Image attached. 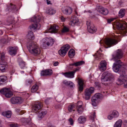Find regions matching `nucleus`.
Here are the masks:
<instances>
[{
    "label": "nucleus",
    "mask_w": 127,
    "mask_h": 127,
    "mask_svg": "<svg viewBox=\"0 0 127 127\" xmlns=\"http://www.w3.org/2000/svg\"><path fill=\"white\" fill-rule=\"evenodd\" d=\"M92 127H96L95 126V125H94L93 126H92Z\"/></svg>",
    "instance_id": "64"
},
{
    "label": "nucleus",
    "mask_w": 127,
    "mask_h": 127,
    "mask_svg": "<svg viewBox=\"0 0 127 127\" xmlns=\"http://www.w3.org/2000/svg\"><path fill=\"white\" fill-rule=\"evenodd\" d=\"M59 29L58 26L55 25L51 26L50 28L45 31V33L49 32L51 33H56L58 32Z\"/></svg>",
    "instance_id": "15"
},
{
    "label": "nucleus",
    "mask_w": 127,
    "mask_h": 127,
    "mask_svg": "<svg viewBox=\"0 0 127 127\" xmlns=\"http://www.w3.org/2000/svg\"><path fill=\"white\" fill-rule=\"evenodd\" d=\"M117 29L122 30L121 32L126 34L127 32V24L126 23L121 21L117 22L115 24Z\"/></svg>",
    "instance_id": "5"
},
{
    "label": "nucleus",
    "mask_w": 127,
    "mask_h": 127,
    "mask_svg": "<svg viewBox=\"0 0 127 127\" xmlns=\"http://www.w3.org/2000/svg\"><path fill=\"white\" fill-rule=\"evenodd\" d=\"M62 74L66 77L69 78H72L74 77V74L72 71H69L65 73L62 72Z\"/></svg>",
    "instance_id": "25"
},
{
    "label": "nucleus",
    "mask_w": 127,
    "mask_h": 127,
    "mask_svg": "<svg viewBox=\"0 0 127 127\" xmlns=\"http://www.w3.org/2000/svg\"><path fill=\"white\" fill-rule=\"evenodd\" d=\"M49 99H47L45 100V102L46 104H48L49 103Z\"/></svg>",
    "instance_id": "59"
},
{
    "label": "nucleus",
    "mask_w": 127,
    "mask_h": 127,
    "mask_svg": "<svg viewBox=\"0 0 127 127\" xmlns=\"http://www.w3.org/2000/svg\"><path fill=\"white\" fill-rule=\"evenodd\" d=\"M99 55H98L97 54H96L95 55L96 56V59H97V60H98V59H97V58H98V59L99 58Z\"/></svg>",
    "instance_id": "61"
},
{
    "label": "nucleus",
    "mask_w": 127,
    "mask_h": 127,
    "mask_svg": "<svg viewBox=\"0 0 127 127\" xmlns=\"http://www.w3.org/2000/svg\"><path fill=\"white\" fill-rule=\"evenodd\" d=\"M7 78L6 76L2 75L0 76V85H3L7 82Z\"/></svg>",
    "instance_id": "30"
},
{
    "label": "nucleus",
    "mask_w": 127,
    "mask_h": 127,
    "mask_svg": "<svg viewBox=\"0 0 127 127\" xmlns=\"http://www.w3.org/2000/svg\"><path fill=\"white\" fill-rule=\"evenodd\" d=\"M50 1L49 0H47V4H49L50 3Z\"/></svg>",
    "instance_id": "62"
},
{
    "label": "nucleus",
    "mask_w": 127,
    "mask_h": 127,
    "mask_svg": "<svg viewBox=\"0 0 127 127\" xmlns=\"http://www.w3.org/2000/svg\"><path fill=\"white\" fill-rule=\"evenodd\" d=\"M87 25L89 32L91 33H93L96 32L97 30L96 28L94 25L91 24L90 21H87Z\"/></svg>",
    "instance_id": "12"
},
{
    "label": "nucleus",
    "mask_w": 127,
    "mask_h": 127,
    "mask_svg": "<svg viewBox=\"0 0 127 127\" xmlns=\"http://www.w3.org/2000/svg\"><path fill=\"white\" fill-rule=\"evenodd\" d=\"M78 83L79 85V90L80 92H82L83 89V86L84 85L83 81L81 79H79L78 80Z\"/></svg>",
    "instance_id": "27"
},
{
    "label": "nucleus",
    "mask_w": 127,
    "mask_h": 127,
    "mask_svg": "<svg viewBox=\"0 0 127 127\" xmlns=\"http://www.w3.org/2000/svg\"><path fill=\"white\" fill-rule=\"evenodd\" d=\"M15 111L17 113L21 112V114H23L25 113V111L21 110L20 109H15Z\"/></svg>",
    "instance_id": "50"
},
{
    "label": "nucleus",
    "mask_w": 127,
    "mask_h": 127,
    "mask_svg": "<svg viewBox=\"0 0 127 127\" xmlns=\"http://www.w3.org/2000/svg\"><path fill=\"white\" fill-rule=\"evenodd\" d=\"M47 113V111L45 110H42L39 111L38 115L39 118H43Z\"/></svg>",
    "instance_id": "33"
},
{
    "label": "nucleus",
    "mask_w": 127,
    "mask_h": 127,
    "mask_svg": "<svg viewBox=\"0 0 127 127\" xmlns=\"http://www.w3.org/2000/svg\"><path fill=\"white\" fill-rule=\"evenodd\" d=\"M14 19V18L13 16H11L8 18V22L10 23V24H12L13 23V21Z\"/></svg>",
    "instance_id": "46"
},
{
    "label": "nucleus",
    "mask_w": 127,
    "mask_h": 127,
    "mask_svg": "<svg viewBox=\"0 0 127 127\" xmlns=\"http://www.w3.org/2000/svg\"><path fill=\"white\" fill-rule=\"evenodd\" d=\"M103 97L102 95L100 93L95 94L91 98L92 104L93 106H95L97 103H98Z\"/></svg>",
    "instance_id": "6"
},
{
    "label": "nucleus",
    "mask_w": 127,
    "mask_h": 127,
    "mask_svg": "<svg viewBox=\"0 0 127 127\" xmlns=\"http://www.w3.org/2000/svg\"><path fill=\"white\" fill-rule=\"evenodd\" d=\"M16 8V6L11 3L9 4L7 8L9 10H14Z\"/></svg>",
    "instance_id": "41"
},
{
    "label": "nucleus",
    "mask_w": 127,
    "mask_h": 127,
    "mask_svg": "<svg viewBox=\"0 0 127 127\" xmlns=\"http://www.w3.org/2000/svg\"><path fill=\"white\" fill-rule=\"evenodd\" d=\"M107 65V62L106 61H101L98 66L99 69L101 71H104L106 69Z\"/></svg>",
    "instance_id": "17"
},
{
    "label": "nucleus",
    "mask_w": 127,
    "mask_h": 127,
    "mask_svg": "<svg viewBox=\"0 0 127 127\" xmlns=\"http://www.w3.org/2000/svg\"><path fill=\"white\" fill-rule=\"evenodd\" d=\"M42 46L44 48L47 46H51L54 43V40L52 38L47 37L43 39Z\"/></svg>",
    "instance_id": "9"
},
{
    "label": "nucleus",
    "mask_w": 127,
    "mask_h": 127,
    "mask_svg": "<svg viewBox=\"0 0 127 127\" xmlns=\"http://www.w3.org/2000/svg\"><path fill=\"white\" fill-rule=\"evenodd\" d=\"M82 102L79 101L77 103L76 106V107L78 113L80 114L82 113L83 109V108L82 107Z\"/></svg>",
    "instance_id": "23"
},
{
    "label": "nucleus",
    "mask_w": 127,
    "mask_h": 127,
    "mask_svg": "<svg viewBox=\"0 0 127 127\" xmlns=\"http://www.w3.org/2000/svg\"><path fill=\"white\" fill-rule=\"evenodd\" d=\"M94 88L91 87L89 88L86 89L85 91V98L86 100L90 99V96L93 93Z\"/></svg>",
    "instance_id": "14"
},
{
    "label": "nucleus",
    "mask_w": 127,
    "mask_h": 127,
    "mask_svg": "<svg viewBox=\"0 0 127 127\" xmlns=\"http://www.w3.org/2000/svg\"><path fill=\"white\" fill-rule=\"evenodd\" d=\"M95 85L96 86H98V87L99 86V83L97 82H95Z\"/></svg>",
    "instance_id": "57"
},
{
    "label": "nucleus",
    "mask_w": 127,
    "mask_h": 127,
    "mask_svg": "<svg viewBox=\"0 0 127 127\" xmlns=\"http://www.w3.org/2000/svg\"><path fill=\"white\" fill-rule=\"evenodd\" d=\"M0 92L4 95L7 97H10L12 95V92L9 88H5L0 90Z\"/></svg>",
    "instance_id": "11"
},
{
    "label": "nucleus",
    "mask_w": 127,
    "mask_h": 127,
    "mask_svg": "<svg viewBox=\"0 0 127 127\" xmlns=\"http://www.w3.org/2000/svg\"><path fill=\"white\" fill-rule=\"evenodd\" d=\"M125 13V9H121L119 12L118 16L122 18L124 16Z\"/></svg>",
    "instance_id": "38"
},
{
    "label": "nucleus",
    "mask_w": 127,
    "mask_h": 127,
    "mask_svg": "<svg viewBox=\"0 0 127 127\" xmlns=\"http://www.w3.org/2000/svg\"><path fill=\"white\" fill-rule=\"evenodd\" d=\"M38 88V86L36 85H34L31 89V92L32 93H34L37 91Z\"/></svg>",
    "instance_id": "40"
},
{
    "label": "nucleus",
    "mask_w": 127,
    "mask_h": 127,
    "mask_svg": "<svg viewBox=\"0 0 127 127\" xmlns=\"http://www.w3.org/2000/svg\"><path fill=\"white\" fill-rule=\"evenodd\" d=\"M46 12L49 15H53L56 13V10L52 7H50L47 9Z\"/></svg>",
    "instance_id": "32"
},
{
    "label": "nucleus",
    "mask_w": 127,
    "mask_h": 127,
    "mask_svg": "<svg viewBox=\"0 0 127 127\" xmlns=\"http://www.w3.org/2000/svg\"><path fill=\"white\" fill-rule=\"evenodd\" d=\"M75 14L77 16H78V13L76 11H75Z\"/></svg>",
    "instance_id": "63"
},
{
    "label": "nucleus",
    "mask_w": 127,
    "mask_h": 127,
    "mask_svg": "<svg viewBox=\"0 0 127 127\" xmlns=\"http://www.w3.org/2000/svg\"><path fill=\"white\" fill-rule=\"evenodd\" d=\"M10 127H19L20 125L16 123H13L9 125Z\"/></svg>",
    "instance_id": "44"
},
{
    "label": "nucleus",
    "mask_w": 127,
    "mask_h": 127,
    "mask_svg": "<svg viewBox=\"0 0 127 127\" xmlns=\"http://www.w3.org/2000/svg\"><path fill=\"white\" fill-rule=\"evenodd\" d=\"M10 100L11 103L13 104H20L23 101L22 98L19 97H13Z\"/></svg>",
    "instance_id": "16"
},
{
    "label": "nucleus",
    "mask_w": 127,
    "mask_h": 127,
    "mask_svg": "<svg viewBox=\"0 0 127 127\" xmlns=\"http://www.w3.org/2000/svg\"><path fill=\"white\" fill-rule=\"evenodd\" d=\"M69 31V29L68 28L64 27L63 28V29L62 31V33H65L68 32Z\"/></svg>",
    "instance_id": "47"
},
{
    "label": "nucleus",
    "mask_w": 127,
    "mask_h": 127,
    "mask_svg": "<svg viewBox=\"0 0 127 127\" xmlns=\"http://www.w3.org/2000/svg\"><path fill=\"white\" fill-rule=\"evenodd\" d=\"M18 62L19 65L22 69H24L26 68L25 66V64L21 59L19 58L18 60Z\"/></svg>",
    "instance_id": "31"
},
{
    "label": "nucleus",
    "mask_w": 127,
    "mask_h": 127,
    "mask_svg": "<svg viewBox=\"0 0 127 127\" xmlns=\"http://www.w3.org/2000/svg\"><path fill=\"white\" fill-rule=\"evenodd\" d=\"M2 115L4 116L7 118H10L11 115V112L10 111H6L2 112Z\"/></svg>",
    "instance_id": "35"
},
{
    "label": "nucleus",
    "mask_w": 127,
    "mask_h": 127,
    "mask_svg": "<svg viewBox=\"0 0 127 127\" xmlns=\"http://www.w3.org/2000/svg\"><path fill=\"white\" fill-rule=\"evenodd\" d=\"M111 114L114 118H117L119 116V113L117 111L115 110L113 111Z\"/></svg>",
    "instance_id": "42"
},
{
    "label": "nucleus",
    "mask_w": 127,
    "mask_h": 127,
    "mask_svg": "<svg viewBox=\"0 0 127 127\" xmlns=\"http://www.w3.org/2000/svg\"><path fill=\"white\" fill-rule=\"evenodd\" d=\"M27 48L29 52L34 55H37L40 52V48L35 43L32 42L30 43L28 46Z\"/></svg>",
    "instance_id": "2"
},
{
    "label": "nucleus",
    "mask_w": 127,
    "mask_h": 127,
    "mask_svg": "<svg viewBox=\"0 0 127 127\" xmlns=\"http://www.w3.org/2000/svg\"><path fill=\"white\" fill-rule=\"evenodd\" d=\"M70 47V46L68 44L65 45L62 47L61 49L59 51V53L60 55L62 56H64L69 49Z\"/></svg>",
    "instance_id": "10"
},
{
    "label": "nucleus",
    "mask_w": 127,
    "mask_h": 127,
    "mask_svg": "<svg viewBox=\"0 0 127 127\" xmlns=\"http://www.w3.org/2000/svg\"><path fill=\"white\" fill-rule=\"evenodd\" d=\"M30 119L23 118L21 119V121L23 125L24 126L27 125L28 127H30V126H28V125L31 126V123L30 122Z\"/></svg>",
    "instance_id": "24"
},
{
    "label": "nucleus",
    "mask_w": 127,
    "mask_h": 127,
    "mask_svg": "<svg viewBox=\"0 0 127 127\" xmlns=\"http://www.w3.org/2000/svg\"><path fill=\"white\" fill-rule=\"evenodd\" d=\"M99 7L98 11L100 13L104 15H106L108 14L109 11L107 9L102 7L101 6H99Z\"/></svg>",
    "instance_id": "21"
},
{
    "label": "nucleus",
    "mask_w": 127,
    "mask_h": 127,
    "mask_svg": "<svg viewBox=\"0 0 127 127\" xmlns=\"http://www.w3.org/2000/svg\"><path fill=\"white\" fill-rule=\"evenodd\" d=\"M95 114V113L94 112L93 114L91 115L90 117V119L92 120L93 122V120L96 117Z\"/></svg>",
    "instance_id": "48"
},
{
    "label": "nucleus",
    "mask_w": 127,
    "mask_h": 127,
    "mask_svg": "<svg viewBox=\"0 0 127 127\" xmlns=\"http://www.w3.org/2000/svg\"><path fill=\"white\" fill-rule=\"evenodd\" d=\"M27 37L30 40H33L34 38V36L33 35V32L32 31H29L27 35Z\"/></svg>",
    "instance_id": "34"
},
{
    "label": "nucleus",
    "mask_w": 127,
    "mask_h": 127,
    "mask_svg": "<svg viewBox=\"0 0 127 127\" xmlns=\"http://www.w3.org/2000/svg\"><path fill=\"white\" fill-rule=\"evenodd\" d=\"M42 106V103L40 102H38L32 106L31 111L35 113L37 112L41 109Z\"/></svg>",
    "instance_id": "13"
},
{
    "label": "nucleus",
    "mask_w": 127,
    "mask_h": 127,
    "mask_svg": "<svg viewBox=\"0 0 127 127\" xmlns=\"http://www.w3.org/2000/svg\"><path fill=\"white\" fill-rule=\"evenodd\" d=\"M84 63L85 62L84 61H81L70 64V65L72 66L74 65L75 66H77L83 64H84Z\"/></svg>",
    "instance_id": "37"
},
{
    "label": "nucleus",
    "mask_w": 127,
    "mask_h": 127,
    "mask_svg": "<svg viewBox=\"0 0 127 127\" xmlns=\"http://www.w3.org/2000/svg\"><path fill=\"white\" fill-rule=\"evenodd\" d=\"M123 53L121 49H118L115 52V54L112 55V58L111 60H113L115 61L113 66V70L116 72H118L120 69L124 67L122 62L119 59L123 57Z\"/></svg>",
    "instance_id": "1"
},
{
    "label": "nucleus",
    "mask_w": 127,
    "mask_h": 127,
    "mask_svg": "<svg viewBox=\"0 0 127 127\" xmlns=\"http://www.w3.org/2000/svg\"><path fill=\"white\" fill-rule=\"evenodd\" d=\"M113 78V76L111 73L105 72L103 73L101 77V82L105 84V82L112 81Z\"/></svg>",
    "instance_id": "7"
},
{
    "label": "nucleus",
    "mask_w": 127,
    "mask_h": 127,
    "mask_svg": "<svg viewBox=\"0 0 127 127\" xmlns=\"http://www.w3.org/2000/svg\"><path fill=\"white\" fill-rule=\"evenodd\" d=\"M60 19L63 22H64L65 21V18L63 16H62L60 17Z\"/></svg>",
    "instance_id": "56"
},
{
    "label": "nucleus",
    "mask_w": 127,
    "mask_h": 127,
    "mask_svg": "<svg viewBox=\"0 0 127 127\" xmlns=\"http://www.w3.org/2000/svg\"><path fill=\"white\" fill-rule=\"evenodd\" d=\"M122 123V120L119 119L114 124V127H121Z\"/></svg>",
    "instance_id": "36"
},
{
    "label": "nucleus",
    "mask_w": 127,
    "mask_h": 127,
    "mask_svg": "<svg viewBox=\"0 0 127 127\" xmlns=\"http://www.w3.org/2000/svg\"><path fill=\"white\" fill-rule=\"evenodd\" d=\"M80 68V67H77V68H76L75 70L72 71L75 74L76 72L79 70Z\"/></svg>",
    "instance_id": "54"
},
{
    "label": "nucleus",
    "mask_w": 127,
    "mask_h": 127,
    "mask_svg": "<svg viewBox=\"0 0 127 127\" xmlns=\"http://www.w3.org/2000/svg\"><path fill=\"white\" fill-rule=\"evenodd\" d=\"M0 58L1 60L3 61H4V62L6 61L4 53H2L1 54Z\"/></svg>",
    "instance_id": "43"
},
{
    "label": "nucleus",
    "mask_w": 127,
    "mask_h": 127,
    "mask_svg": "<svg viewBox=\"0 0 127 127\" xmlns=\"http://www.w3.org/2000/svg\"><path fill=\"white\" fill-rule=\"evenodd\" d=\"M123 125L124 127H127V120H124V121Z\"/></svg>",
    "instance_id": "52"
},
{
    "label": "nucleus",
    "mask_w": 127,
    "mask_h": 127,
    "mask_svg": "<svg viewBox=\"0 0 127 127\" xmlns=\"http://www.w3.org/2000/svg\"><path fill=\"white\" fill-rule=\"evenodd\" d=\"M68 121L69 122L71 125H72L73 124V120L71 118H70L68 120Z\"/></svg>",
    "instance_id": "51"
},
{
    "label": "nucleus",
    "mask_w": 127,
    "mask_h": 127,
    "mask_svg": "<svg viewBox=\"0 0 127 127\" xmlns=\"http://www.w3.org/2000/svg\"><path fill=\"white\" fill-rule=\"evenodd\" d=\"M32 79H29L26 80V84L27 85H28L31 84L32 82Z\"/></svg>",
    "instance_id": "49"
},
{
    "label": "nucleus",
    "mask_w": 127,
    "mask_h": 127,
    "mask_svg": "<svg viewBox=\"0 0 127 127\" xmlns=\"http://www.w3.org/2000/svg\"><path fill=\"white\" fill-rule=\"evenodd\" d=\"M3 33V32L1 30H0V35H2Z\"/></svg>",
    "instance_id": "60"
},
{
    "label": "nucleus",
    "mask_w": 127,
    "mask_h": 127,
    "mask_svg": "<svg viewBox=\"0 0 127 127\" xmlns=\"http://www.w3.org/2000/svg\"><path fill=\"white\" fill-rule=\"evenodd\" d=\"M74 107V106L73 105H70L68 106V110L69 112H71L73 110V109Z\"/></svg>",
    "instance_id": "45"
},
{
    "label": "nucleus",
    "mask_w": 127,
    "mask_h": 127,
    "mask_svg": "<svg viewBox=\"0 0 127 127\" xmlns=\"http://www.w3.org/2000/svg\"><path fill=\"white\" fill-rule=\"evenodd\" d=\"M86 118L83 116L79 117L78 119V122L80 124H83L86 121Z\"/></svg>",
    "instance_id": "28"
},
{
    "label": "nucleus",
    "mask_w": 127,
    "mask_h": 127,
    "mask_svg": "<svg viewBox=\"0 0 127 127\" xmlns=\"http://www.w3.org/2000/svg\"><path fill=\"white\" fill-rule=\"evenodd\" d=\"M59 64V62H55L54 64V66H57Z\"/></svg>",
    "instance_id": "58"
},
{
    "label": "nucleus",
    "mask_w": 127,
    "mask_h": 127,
    "mask_svg": "<svg viewBox=\"0 0 127 127\" xmlns=\"http://www.w3.org/2000/svg\"><path fill=\"white\" fill-rule=\"evenodd\" d=\"M8 65L6 63H0V70L2 72H4L7 67Z\"/></svg>",
    "instance_id": "29"
},
{
    "label": "nucleus",
    "mask_w": 127,
    "mask_h": 127,
    "mask_svg": "<svg viewBox=\"0 0 127 127\" xmlns=\"http://www.w3.org/2000/svg\"><path fill=\"white\" fill-rule=\"evenodd\" d=\"M18 49L17 47H10L9 49V53L11 55H15Z\"/></svg>",
    "instance_id": "26"
},
{
    "label": "nucleus",
    "mask_w": 127,
    "mask_h": 127,
    "mask_svg": "<svg viewBox=\"0 0 127 127\" xmlns=\"http://www.w3.org/2000/svg\"><path fill=\"white\" fill-rule=\"evenodd\" d=\"M79 24V19L76 17H73L72 19L70 21L69 24L70 25L74 26L75 25L77 26Z\"/></svg>",
    "instance_id": "20"
},
{
    "label": "nucleus",
    "mask_w": 127,
    "mask_h": 127,
    "mask_svg": "<svg viewBox=\"0 0 127 127\" xmlns=\"http://www.w3.org/2000/svg\"><path fill=\"white\" fill-rule=\"evenodd\" d=\"M40 20L39 16H35L31 20V22H34L32 26L30 27V28L32 31H34L36 30H39L40 27V25L39 23Z\"/></svg>",
    "instance_id": "3"
},
{
    "label": "nucleus",
    "mask_w": 127,
    "mask_h": 127,
    "mask_svg": "<svg viewBox=\"0 0 127 127\" xmlns=\"http://www.w3.org/2000/svg\"><path fill=\"white\" fill-rule=\"evenodd\" d=\"M75 54V51L73 49H71L68 52V56L71 58H73Z\"/></svg>",
    "instance_id": "39"
},
{
    "label": "nucleus",
    "mask_w": 127,
    "mask_h": 127,
    "mask_svg": "<svg viewBox=\"0 0 127 127\" xmlns=\"http://www.w3.org/2000/svg\"><path fill=\"white\" fill-rule=\"evenodd\" d=\"M53 73L52 70L51 69H47L42 71L40 73L41 76H50Z\"/></svg>",
    "instance_id": "18"
},
{
    "label": "nucleus",
    "mask_w": 127,
    "mask_h": 127,
    "mask_svg": "<svg viewBox=\"0 0 127 127\" xmlns=\"http://www.w3.org/2000/svg\"><path fill=\"white\" fill-rule=\"evenodd\" d=\"M114 117H113L111 114L108 115V119L109 120H111Z\"/></svg>",
    "instance_id": "53"
},
{
    "label": "nucleus",
    "mask_w": 127,
    "mask_h": 127,
    "mask_svg": "<svg viewBox=\"0 0 127 127\" xmlns=\"http://www.w3.org/2000/svg\"><path fill=\"white\" fill-rule=\"evenodd\" d=\"M102 41H99L100 44H102L106 48H107L111 47V46L116 45L118 43L117 41V40L114 39L108 38L103 41L102 42H101Z\"/></svg>",
    "instance_id": "4"
},
{
    "label": "nucleus",
    "mask_w": 127,
    "mask_h": 127,
    "mask_svg": "<svg viewBox=\"0 0 127 127\" xmlns=\"http://www.w3.org/2000/svg\"><path fill=\"white\" fill-rule=\"evenodd\" d=\"M117 81L119 83L117 84L119 85H121L124 84L125 87L127 88V75L122 74L117 79Z\"/></svg>",
    "instance_id": "8"
},
{
    "label": "nucleus",
    "mask_w": 127,
    "mask_h": 127,
    "mask_svg": "<svg viewBox=\"0 0 127 127\" xmlns=\"http://www.w3.org/2000/svg\"><path fill=\"white\" fill-rule=\"evenodd\" d=\"M114 19H115L114 18H112L110 19H108V23H110L111 22L113 21Z\"/></svg>",
    "instance_id": "55"
},
{
    "label": "nucleus",
    "mask_w": 127,
    "mask_h": 127,
    "mask_svg": "<svg viewBox=\"0 0 127 127\" xmlns=\"http://www.w3.org/2000/svg\"><path fill=\"white\" fill-rule=\"evenodd\" d=\"M62 11L64 14L66 15L71 14L72 11V8L69 7H67L63 9Z\"/></svg>",
    "instance_id": "22"
},
{
    "label": "nucleus",
    "mask_w": 127,
    "mask_h": 127,
    "mask_svg": "<svg viewBox=\"0 0 127 127\" xmlns=\"http://www.w3.org/2000/svg\"><path fill=\"white\" fill-rule=\"evenodd\" d=\"M61 85L63 86H69L71 88H74L75 87V85L72 82L66 80H63L61 83Z\"/></svg>",
    "instance_id": "19"
}]
</instances>
